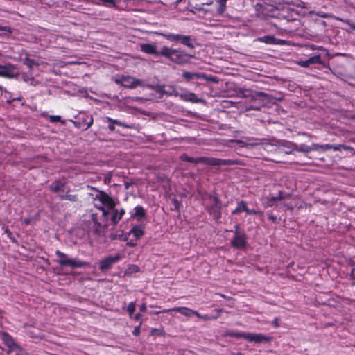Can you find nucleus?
Masks as SVG:
<instances>
[{
	"label": "nucleus",
	"instance_id": "obj_1",
	"mask_svg": "<svg viewBox=\"0 0 355 355\" xmlns=\"http://www.w3.org/2000/svg\"><path fill=\"white\" fill-rule=\"evenodd\" d=\"M95 199L99 200L111 211V223L113 226H116L125 215V209L121 208L120 210L116 209V203L113 198L103 191H99V193L96 196Z\"/></svg>",
	"mask_w": 355,
	"mask_h": 355
},
{
	"label": "nucleus",
	"instance_id": "obj_2",
	"mask_svg": "<svg viewBox=\"0 0 355 355\" xmlns=\"http://www.w3.org/2000/svg\"><path fill=\"white\" fill-rule=\"evenodd\" d=\"M160 53L162 56L180 65L188 63L192 57L181 49H174L167 46L162 47Z\"/></svg>",
	"mask_w": 355,
	"mask_h": 355
},
{
	"label": "nucleus",
	"instance_id": "obj_3",
	"mask_svg": "<svg viewBox=\"0 0 355 355\" xmlns=\"http://www.w3.org/2000/svg\"><path fill=\"white\" fill-rule=\"evenodd\" d=\"M163 36L167 40L171 42H179L187 46L189 49H195L196 40L191 35H185L182 34H175L173 33H164Z\"/></svg>",
	"mask_w": 355,
	"mask_h": 355
},
{
	"label": "nucleus",
	"instance_id": "obj_4",
	"mask_svg": "<svg viewBox=\"0 0 355 355\" xmlns=\"http://www.w3.org/2000/svg\"><path fill=\"white\" fill-rule=\"evenodd\" d=\"M145 234L144 227L141 225H135L131 230L126 233L123 241H126V245L129 247H135L137 244V241L141 239Z\"/></svg>",
	"mask_w": 355,
	"mask_h": 355
},
{
	"label": "nucleus",
	"instance_id": "obj_5",
	"mask_svg": "<svg viewBox=\"0 0 355 355\" xmlns=\"http://www.w3.org/2000/svg\"><path fill=\"white\" fill-rule=\"evenodd\" d=\"M209 199L212 200V202L206 205L205 209L214 220H218L222 216V202L216 193L209 195Z\"/></svg>",
	"mask_w": 355,
	"mask_h": 355
},
{
	"label": "nucleus",
	"instance_id": "obj_6",
	"mask_svg": "<svg viewBox=\"0 0 355 355\" xmlns=\"http://www.w3.org/2000/svg\"><path fill=\"white\" fill-rule=\"evenodd\" d=\"M55 254L59 257L58 263L61 266H68L71 268H80L86 267L89 265L88 262L81 261L79 259H69L66 254L60 250H56Z\"/></svg>",
	"mask_w": 355,
	"mask_h": 355
},
{
	"label": "nucleus",
	"instance_id": "obj_7",
	"mask_svg": "<svg viewBox=\"0 0 355 355\" xmlns=\"http://www.w3.org/2000/svg\"><path fill=\"white\" fill-rule=\"evenodd\" d=\"M234 237L231 241V245L236 249H243L247 246V236L244 231H241L239 225L234 226Z\"/></svg>",
	"mask_w": 355,
	"mask_h": 355
},
{
	"label": "nucleus",
	"instance_id": "obj_8",
	"mask_svg": "<svg viewBox=\"0 0 355 355\" xmlns=\"http://www.w3.org/2000/svg\"><path fill=\"white\" fill-rule=\"evenodd\" d=\"M121 259V256L119 254H116L114 256L110 255L101 259L98 263L99 270L105 272L108 270L111 269L112 266L118 263Z\"/></svg>",
	"mask_w": 355,
	"mask_h": 355
},
{
	"label": "nucleus",
	"instance_id": "obj_9",
	"mask_svg": "<svg viewBox=\"0 0 355 355\" xmlns=\"http://www.w3.org/2000/svg\"><path fill=\"white\" fill-rule=\"evenodd\" d=\"M242 161L239 159H223L215 157H209V166H227V165H243Z\"/></svg>",
	"mask_w": 355,
	"mask_h": 355
},
{
	"label": "nucleus",
	"instance_id": "obj_10",
	"mask_svg": "<svg viewBox=\"0 0 355 355\" xmlns=\"http://www.w3.org/2000/svg\"><path fill=\"white\" fill-rule=\"evenodd\" d=\"M297 17V12L290 8H283L277 15V17L285 19L287 22L296 20Z\"/></svg>",
	"mask_w": 355,
	"mask_h": 355
},
{
	"label": "nucleus",
	"instance_id": "obj_11",
	"mask_svg": "<svg viewBox=\"0 0 355 355\" xmlns=\"http://www.w3.org/2000/svg\"><path fill=\"white\" fill-rule=\"evenodd\" d=\"M182 77L187 80L190 81L194 79H200V80H206L209 81H211L213 83H216V78L212 76H207L203 73H191L189 71H184L182 73Z\"/></svg>",
	"mask_w": 355,
	"mask_h": 355
},
{
	"label": "nucleus",
	"instance_id": "obj_12",
	"mask_svg": "<svg viewBox=\"0 0 355 355\" xmlns=\"http://www.w3.org/2000/svg\"><path fill=\"white\" fill-rule=\"evenodd\" d=\"M117 84H121L123 87L134 89L141 85V81L131 76H122L120 79L116 80Z\"/></svg>",
	"mask_w": 355,
	"mask_h": 355
},
{
	"label": "nucleus",
	"instance_id": "obj_13",
	"mask_svg": "<svg viewBox=\"0 0 355 355\" xmlns=\"http://www.w3.org/2000/svg\"><path fill=\"white\" fill-rule=\"evenodd\" d=\"M169 312H178L181 313L183 315H185L187 317H190L191 315H194L196 316H200V313L197 311L192 310L188 307L185 306H179V307H174L172 309H164L161 311L156 312V314H158L159 313H169Z\"/></svg>",
	"mask_w": 355,
	"mask_h": 355
},
{
	"label": "nucleus",
	"instance_id": "obj_14",
	"mask_svg": "<svg viewBox=\"0 0 355 355\" xmlns=\"http://www.w3.org/2000/svg\"><path fill=\"white\" fill-rule=\"evenodd\" d=\"M93 121L92 116L83 114L78 117L77 121H74L73 123L76 128H83L86 130L92 125Z\"/></svg>",
	"mask_w": 355,
	"mask_h": 355
},
{
	"label": "nucleus",
	"instance_id": "obj_15",
	"mask_svg": "<svg viewBox=\"0 0 355 355\" xmlns=\"http://www.w3.org/2000/svg\"><path fill=\"white\" fill-rule=\"evenodd\" d=\"M15 67L12 64H0V77L13 78L15 76Z\"/></svg>",
	"mask_w": 355,
	"mask_h": 355
},
{
	"label": "nucleus",
	"instance_id": "obj_16",
	"mask_svg": "<svg viewBox=\"0 0 355 355\" xmlns=\"http://www.w3.org/2000/svg\"><path fill=\"white\" fill-rule=\"evenodd\" d=\"M288 195L282 191H279L277 196H270L265 198L263 202L265 207H271L275 205L277 200H282L285 199Z\"/></svg>",
	"mask_w": 355,
	"mask_h": 355
},
{
	"label": "nucleus",
	"instance_id": "obj_17",
	"mask_svg": "<svg viewBox=\"0 0 355 355\" xmlns=\"http://www.w3.org/2000/svg\"><path fill=\"white\" fill-rule=\"evenodd\" d=\"M320 64L324 65V62H322V60L321 59V56L320 55H315L311 56L304 60H300L299 61H297V64L299 66H300L302 67H305V68L309 67L311 64Z\"/></svg>",
	"mask_w": 355,
	"mask_h": 355
},
{
	"label": "nucleus",
	"instance_id": "obj_18",
	"mask_svg": "<svg viewBox=\"0 0 355 355\" xmlns=\"http://www.w3.org/2000/svg\"><path fill=\"white\" fill-rule=\"evenodd\" d=\"M92 220L94 223V228L96 233L99 234L104 227L108 226V220H104L103 218V221L101 222L98 220V216L97 214H92Z\"/></svg>",
	"mask_w": 355,
	"mask_h": 355
},
{
	"label": "nucleus",
	"instance_id": "obj_19",
	"mask_svg": "<svg viewBox=\"0 0 355 355\" xmlns=\"http://www.w3.org/2000/svg\"><path fill=\"white\" fill-rule=\"evenodd\" d=\"M271 340V338L262 334L248 333V341L254 342L257 343H268Z\"/></svg>",
	"mask_w": 355,
	"mask_h": 355
},
{
	"label": "nucleus",
	"instance_id": "obj_20",
	"mask_svg": "<svg viewBox=\"0 0 355 355\" xmlns=\"http://www.w3.org/2000/svg\"><path fill=\"white\" fill-rule=\"evenodd\" d=\"M181 159L182 161L193 163V164H204L206 165H209V157H193L188 156L187 155H182L181 156Z\"/></svg>",
	"mask_w": 355,
	"mask_h": 355
},
{
	"label": "nucleus",
	"instance_id": "obj_21",
	"mask_svg": "<svg viewBox=\"0 0 355 355\" xmlns=\"http://www.w3.org/2000/svg\"><path fill=\"white\" fill-rule=\"evenodd\" d=\"M141 51L149 55L162 56L160 51H157L156 46L153 44L146 43L141 44Z\"/></svg>",
	"mask_w": 355,
	"mask_h": 355
},
{
	"label": "nucleus",
	"instance_id": "obj_22",
	"mask_svg": "<svg viewBox=\"0 0 355 355\" xmlns=\"http://www.w3.org/2000/svg\"><path fill=\"white\" fill-rule=\"evenodd\" d=\"M1 339L3 343L5 344L6 347L10 349H14L17 347V345L15 343L13 338L6 331L1 332L0 334Z\"/></svg>",
	"mask_w": 355,
	"mask_h": 355
},
{
	"label": "nucleus",
	"instance_id": "obj_23",
	"mask_svg": "<svg viewBox=\"0 0 355 355\" xmlns=\"http://www.w3.org/2000/svg\"><path fill=\"white\" fill-rule=\"evenodd\" d=\"M106 121L109 123V124H108V129L110 131H114L115 130L114 125H117L119 126H121V127L126 128H132L131 125H127L125 123L121 122V121H119V120H116V119H113L111 117H107L106 118Z\"/></svg>",
	"mask_w": 355,
	"mask_h": 355
},
{
	"label": "nucleus",
	"instance_id": "obj_24",
	"mask_svg": "<svg viewBox=\"0 0 355 355\" xmlns=\"http://www.w3.org/2000/svg\"><path fill=\"white\" fill-rule=\"evenodd\" d=\"M180 98L184 101L195 103H200L202 101L201 99L198 98L196 94L193 92H187L182 94L180 95Z\"/></svg>",
	"mask_w": 355,
	"mask_h": 355
},
{
	"label": "nucleus",
	"instance_id": "obj_25",
	"mask_svg": "<svg viewBox=\"0 0 355 355\" xmlns=\"http://www.w3.org/2000/svg\"><path fill=\"white\" fill-rule=\"evenodd\" d=\"M259 42L267 44H281V40L275 38L273 35H264L257 38Z\"/></svg>",
	"mask_w": 355,
	"mask_h": 355
},
{
	"label": "nucleus",
	"instance_id": "obj_26",
	"mask_svg": "<svg viewBox=\"0 0 355 355\" xmlns=\"http://www.w3.org/2000/svg\"><path fill=\"white\" fill-rule=\"evenodd\" d=\"M248 202L245 200H240L237 202L236 207L232 210V214L236 215L241 212H247L248 210Z\"/></svg>",
	"mask_w": 355,
	"mask_h": 355
},
{
	"label": "nucleus",
	"instance_id": "obj_27",
	"mask_svg": "<svg viewBox=\"0 0 355 355\" xmlns=\"http://www.w3.org/2000/svg\"><path fill=\"white\" fill-rule=\"evenodd\" d=\"M64 186L65 182H62L60 180H55L49 186V189L51 191L59 193L60 191H64Z\"/></svg>",
	"mask_w": 355,
	"mask_h": 355
},
{
	"label": "nucleus",
	"instance_id": "obj_28",
	"mask_svg": "<svg viewBox=\"0 0 355 355\" xmlns=\"http://www.w3.org/2000/svg\"><path fill=\"white\" fill-rule=\"evenodd\" d=\"M146 216V211L141 205H137L135 207V213L131 215V217L137 218L140 220Z\"/></svg>",
	"mask_w": 355,
	"mask_h": 355
},
{
	"label": "nucleus",
	"instance_id": "obj_29",
	"mask_svg": "<svg viewBox=\"0 0 355 355\" xmlns=\"http://www.w3.org/2000/svg\"><path fill=\"white\" fill-rule=\"evenodd\" d=\"M225 335L229 337L236 338H243L248 340V333L238 331H227Z\"/></svg>",
	"mask_w": 355,
	"mask_h": 355
},
{
	"label": "nucleus",
	"instance_id": "obj_30",
	"mask_svg": "<svg viewBox=\"0 0 355 355\" xmlns=\"http://www.w3.org/2000/svg\"><path fill=\"white\" fill-rule=\"evenodd\" d=\"M215 314L214 315H201L200 314V316H197L198 318L202 319L203 320H216L217 319L222 312V309H216L214 310Z\"/></svg>",
	"mask_w": 355,
	"mask_h": 355
},
{
	"label": "nucleus",
	"instance_id": "obj_31",
	"mask_svg": "<svg viewBox=\"0 0 355 355\" xmlns=\"http://www.w3.org/2000/svg\"><path fill=\"white\" fill-rule=\"evenodd\" d=\"M336 19L337 21H340L343 22V24H347L349 26V28L347 29V31H355V22L353 21L352 20L344 19L339 17H336Z\"/></svg>",
	"mask_w": 355,
	"mask_h": 355
},
{
	"label": "nucleus",
	"instance_id": "obj_32",
	"mask_svg": "<svg viewBox=\"0 0 355 355\" xmlns=\"http://www.w3.org/2000/svg\"><path fill=\"white\" fill-rule=\"evenodd\" d=\"M59 198L61 200H69L71 202H77L79 200L77 194H62L59 195Z\"/></svg>",
	"mask_w": 355,
	"mask_h": 355
},
{
	"label": "nucleus",
	"instance_id": "obj_33",
	"mask_svg": "<svg viewBox=\"0 0 355 355\" xmlns=\"http://www.w3.org/2000/svg\"><path fill=\"white\" fill-rule=\"evenodd\" d=\"M216 2L218 4V7L217 8V12L220 15L224 13L226 10V3L227 0H215Z\"/></svg>",
	"mask_w": 355,
	"mask_h": 355
},
{
	"label": "nucleus",
	"instance_id": "obj_34",
	"mask_svg": "<svg viewBox=\"0 0 355 355\" xmlns=\"http://www.w3.org/2000/svg\"><path fill=\"white\" fill-rule=\"evenodd\" d=\"M332 148V144H327L324 145H320V144H314L313 150H321L323 151L331 150Z\"/></svg>",
	"mask_w": 355,
	"mask_h": 355
},
{
	"label": "nucleus",
	"instance_id": "obj_35",
	"mask_svg": "<svg viewBox=\"0 0 355 355\" xmlns=\"http://www.w3.org/2000/svg\"><path fill=\"white\" fill-rule=\"evenodd\" d=\"M266 216L272 223H278L280 220V218H277V216H275L271 211L266 212Z\"/></svg>",
	"mask_w": 355,
	"mask_h": 355
},
{
	"label": "nucleus",
	"instance_id": "obj_36",
	"mask_svg": "<svg viewBox=\"0 0 355 355\" xmlns=\"http://www.w3.org/2000/svg\"><path fill=\"white\" fill-rule=\"evenodd\" d=\"M103 3L108 7L115 8L120 0H101Z\"/></svg>",
	"mask_w": 355,
	"mask_h": 355
},
{
	"label": "nucleus",
	"instance_id": "obj_37",
	"mask_svg": "<svg viewBox=\"0 0 355 355\" xmlns=\"http://www.w3.org/2000/svg\"><path fill=\"white\" fill-rule=\"evenodd\" d=\"M49 120L51 123L60 122L62 124H65V121L62 120L61 117L58 115L49 116Z\"/></svg>",
	"mask_w": 355,
	"mask_h": 355
},
{
	"label": "nucleus",
	"instance_id": "obj_38",
	"mask_svg": "<svg viewBox=\"0 0 355 355\" xmlns=\"http://www.w3.org/2000/svg\"><path fill=\"white\" fill-rule=\"evenodd\" d=\"M24 64H26V66H28L29 68H32L33 66L35 65H37V63L36 62V61L33 59H31V58H26L24 59Z\"/></svg>",
	"mask_w": 355,
	"mask_h": 355
},
{
	"label": "nucleus",
	"instance_id": "obj_39",
	"mask_svg": "<svg viewBox=\"0 0 355 355\" xmlns=\"http://www.w3.org/2000/svg\"><path fill=\"white\" fill-rule=\"evenodd\" d=\"M97 209L102 212V217L104 220L107 219L108 220V215H109V209H106L103 206H100L97 207Z\"/></svg>",
	"mask_w": 355,
	"mask_h": 355
},
{
	"label": "nucleus",
	"instance_id": "obj_40",
	"mask_svg": "<svg viewBox=\"0 0 355 355\" xmlns=\"http://www.w3.org/2000/svg\"><path fill=\"white\" fill-rule=\"evenodd\" d=\"M136 309V303L135 302H131L129 303L127 307V311L129 313L130 315H132Z\"/></svg>",
	"mask_w": 355,
	"mask_h": 355
},
{
	"label": "nucleus",
	"instance_id": "obj_41",
	"mask_svg": "<svg viewBox=\"0 0 355 355\" xmlns=\"http://www.w3.org/2000/svg\"><path fill=\"white\" fill-rule=\"evenodd\" d=\"M246 214L248 215H256L261 216L263 215V211L256 209H250L248 208Z\"/></svg>",
	"mask_w": 355,
	"mask_h": 355
},
{
	"label": "nucleus",
	"instance_id": "obj_42",
	"mask_svg": "<svg viewBox=\"0 0 355 355\" xmlns=\"http://www.w3.org/2000/svg\"><path fill=\"white\" fill-rule=\"evenodd\" d=\"M172 203L174 206V209L176 211H179L181 206V202L177 198H173Z\"/></svg>",
	"mask_w": 355,
	"mask_h": 355
},
{
	"label": "nucleus",
	"instance_id": "obj_43",
	"mask_svg": "<svg viewBox=\"0 0 355 355\" xmlns=\"http://www.w3.org/2000/svg\"><path fill=\"white\" fill-rule=\"evenodd\" d=\"M141 325H142V322L141 321L139 324L135 327V329L132 331V334L135 336H139L140 335V332H141L140 329H141Z\"/></svg>",
	"mask_w": 355,
	"mask_h": 355
},
{
	"label": "nucleus",
	"instance_id": "obj_44",
	"mask_svg": "<svg viewBox=\"0 0 355 355\" xmlns=\"http://www.w3.org/2000/svg\"><path fill=\"white\" fill-rule=\"evenodd\" d=\"M343 144H332L331 150L334 151H341L343 150Z\"/></svg>",
	"mask_w": 355,
	"mask_h": 355
},
{
	"label": "nucleus",
	"instance_id": "obj_45",
	"mask_svg": "<svg viewBox=\"0 0 355 355\" xmlns=\"http://www.w3.org/2000/svg\"><path fill=\"white\" fill-rule=\"evenodd\" d=\"M0 31H6L9 33H12V28L10 26H0Z\"/></svg>",
	"mask_w": 355,
	"mask_h": 355
},
{
	"label": "nucleus",
	"instance_id": "obj_46",
	"mask_svg": "<svg viewBox=\"0 0 355 355\" xmlns=\"http://www.w3.org/2000/svg\"><path fill=\"white\" fill-rule=\"evenodd\" d=\"M343 150L353 152V155H355V150L352 146L343 144Z\"/></svg>",
	"mask_w": 355,
	"mask_h": 355
},
{
	"label": "nucleus",
	"instance_id": "obj_47",
	"mask_svg": "<svg viewBox=\"0 0 355 355\" xmlns=\"http://www.w3.org/2000/svg\"><path fill=\"white\" fill-rule=\"evenodd\" d=\"M299 150L302 152L309 153L311 150V148L308 146L302 145Z\"/></svg>",
	"mask_w": 355,
	"mask_h": 355
},
{
	"label": "nucleus",
	"instance_id": "obj_48",
	"mask_svg": "<svg viewBox=\"0 0 355 355\" xmlns=\"http://www.w3.org/2000/svg\"><path fill=\"white\" fill-rule=\"evenodd\" d=\"M146 309H147V306H146V304L144 302L143 303L141 306H140V308H139V311L141 312H144L146 311Z\"/></svg>",
	"mask_w": 355,
	"mask_h": 355
},
{
	"label": "nucleus",
	"instance_id": "obj_49",
	"mask_svg": "<svg viewBox=\"0 0 355 355\" xmlns=\"http://www.w3.org/2000/svg\"><path fill=\"white\" fill-rule=\"evenodd\" d=\"M4 232H5V234H7L8 237L12 236V232L8 228H6L4 230Z\"/></svg>",
	"mask_w": 355,
	"mask_h": 355
},
{
	"label": "nucleus",
	"instance_id": "obj_50",
	"mask_svg": "<svg viewBox=\"0 0 355 355\" xmlns=\"http://www.w3.org/2000/svg\"><path fill=\"white\" fill-rule=\"evenodd\" d=\"M31 218H26L24 220V224H25L26 225H28L29 224H31Z\"/></svg>",
	"mask_w": 355,
	"mask_h": 355
},
{
	"label": "nucleus",
	"instance_id": "obj_51",
	"mask_svg": "<svg viewBox=\"0 0 355 355\" xmlns=\"http://www.w3.org/2000/svg\"><path fill=\"white\" fill-rule=\"evenodd\" d=\"M159 330L158 329H155V328H153L151 329V334H159Z\"/></svg>",
	"mask_w": 355,
	"mask_h": 355
},
{
	"label": "nucleus",
	"instance_id": "obj_52",
	"mask_svg": "<svg viewBox=\"0 0 355 355\" xmlns=\"http://www.w3.org/2000/svg\"><path fill=\"white\" fill-rule=\"evenodd\" d=\"M141 318V315L140 313H137L135 315V320H139Z\"/></svg>",
	"mask_w": 355,
	"mask_h": 355
},
{
	"label": "nucleus",
	"instance_id": "obj_53",
	"mask_svg": "<svg viewBox=\"0 0 355 355\" xmlns=\"http://www.w3.org/2000/svg\"><path fill=\"white\" fill-rule=\"evenodd\" d=\"M257 96H266V94L264 92H261L257 93Z\"/></svg>",
	"mask_w": 355,
	"mask_h": 355
},
{
	"label": "nucleus",
	"instance_id": "obj_54",
	"mask_svg": "<svg viewBox=\"0 0 355 355\" xmlns=\"http://www.w3.org/2000/svg\"><path fill=\"white\" fill-rule=\"evenodd\" d=\"M274 326L278 327V318H275L274 321L272 322Z\"/></svg>",
	"mask_w": 355,
	"mask_h": 355
},
{
	"label": "nucleus",
	"instance_id": "obj_55",
	"mask_svg": "<svg viewBox=\"0 0 355 355\" xmlns=\"http://www.w3.org/2000/svg\"><path fill=\"white\" fill-rule=\"evenodd\" d=\"M0 91H1V92L3 91L5 92H7L6 89L1 85H0Z\"/></svg>",
	"mask_w": 355,
	"mask_h": 355
},
{
	"label": "nucleus",
	"instance_id": "obj_56",
	"mask_svg": "<svg viewBox=\"0 0 355 355\" xmlns=\"http://www.w3.org/2000/svg\"><path fill=\"white\" fill-rule=\"evenodd\" d=\"M322 46H313L312 49H322Z\"/></svg>",
	"mask_w": 355,
	"mask_h": 355
},
{
	"label": "nucleus",
	"instance_id": "obj_57",
	"mask_svg": "<svg viewBox=\"0 0 355 355\" xmlns=\"http://www.w3.org/2000/svg\"><path fill=\"white\" fill-rule=\"evenodd\" d=\"M12 242H16L15 238L12 235V236L8 237Z\"/></svg>",
	"mask_w": 355,
	"mask_h": 355
},
{
	"label": "nucleus",
	"instance_id": "obj_58",
	"mask_svg": "<svg viewBox=\"0 0 355 355\" xmlns=\"http://www.w3.org/2000/svg\"><path fill=\"white\" fill-rule=\"evenodd\" d=\"M12 242H16L15 238L12 235V236L8 237Z\"/></svg>",
	"mask_w": 355,
	"mask_h": 355
},
{
	"label": "nucleus",
	"instance_id": "obj_59",
	"mask_svg": "<svg viewBox=\"0 0 355 355\" xmlns=\"http://www.w3.org/2000/svg\"><path fill=\"white\" fill-rule=\"evenodd\" d=\"M237 143L238 144H244V142L243 141H241V140H238Z\"/></svg>",
	"mask_w": 355,
	"mask_h": 355
},
{
	"label": "nucleus",
	"instance_id": "obj_60",
	"mask_svg": "<svg viewBox=\"0 0 355 355\" xmlns=\"http://www.w3.org/2000/svg\"><path fill=\"white\" fill-rule=\"evenodd\" d=\"M354 272H355V269H352V275H354Z\"/></svg>",
	"mask_w": 355,
	"mask_h": 355
},
{
	"label": "nucleus",
	"instance_id": "obj_61",
	"mask_svg": "<svg viewBox=\"0 0 355 355\" xmlns=\"http://www.w3.org/2000/svg\"><path fill=\"white\" fill-rule=\"evenodd\" d=\"M19 98H13L12 101L18 100Z\"/></svg>",
	"mask_w": 355,
	"mask_h": 355
}]
</instances>
